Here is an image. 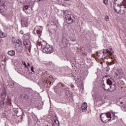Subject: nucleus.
I'll return each instance as SVG.
<instances>
[{
	"label": "nucleus",
	"mask_w": 126,
	"mask_h": 126,
	"mask_svg": "<svg viewBox=\"0 0 126 126\" xmlns=\"http://www.w3.org/2000/svg\"><path fill=\"white\" fill-rule=\"evenodd\" d=\"M64 20L67 24H72L75 22V18L73 15L68 14L65 16Z\"/></svg>",
	"instance_id": "obj_1"
},
{
	"label": "nucleus",
	"mask_w": 126,
	"mask_h": 126,
	"mask_svg": "<svg viewBox=\"0 0 126 126\" xmlns=\"http://www.w3.org/2000/svg\"><path fill=\"white\" fill-rule=\"evenodd\" d=\"M117 114L115 112H113V111H110L109 112H107V118L109 119V122L110 121H117L118 120V115H116Z\"/></svg>",
	"instance_id": "obj_2"
},
{
	"label": "nucleus",
	"mask_w": 126,
	"mask_h": 126,
	"mask_svg": "<svg viewBox=\"0 0 126 126\" xmlns=\"http://www.w3.org/2000/svg\"><path fill=\"white\" fill-rule=\"evenodd\" d=\"M113 6L115 12H116V13H118V14H121V13L123 14L125 13V12H126V11H125V10H124V12H123V10H122L123 8L121 5L115 4H113Z\"/></svg>",
	"instance_id": "obj_3"
},
{
	"label": "nucleus",
	"mask_w": 126,
	"mask_h": 126,
	"mask_svg": "<svg viewBox=\"0 0 126 126\" xmlns=\"http://www.w3.org/2000/svg\"><path fill=\"white\" fill-rule=\"evenodd\" d=\"M42 51L45 54H52V53L54 52V48H53V46L48 44L43 49V50H42Z\"/></svg>",
	"instance_id": "obj_4"
},
{
	"label": "nucleus",
	"mask_w": 126,
	"mask_h": 126,
	"mask_svg": "<svg viewBox=\"0 0 126 126\" xmlns=\"http://www.w3.org/2000/svg\"><path fill=\"white\" fill-rule=\"evenodd\" d=\"M102 52L103 53V58L107 57L109 55L110 56H113V54H114V51H113V49L112 48L106 49V50L103 49Z\"/></svg>",
	"instance_id": "obj_5"
},
{
	"label": "nucleus",
	"mask_w": 126,
	"mask_h": 126,
	"mask_svg": "<svg viewBox=\"0 0 126 126\" xmlns=\"http://www.w3.org/2000/svg\"><path fill=\"white\" fill-rule=\"evenodd\" d=\"M100 120L102 123H104V124H107V123H109L110 120L108 119V114L107 113H102L100 115Z\"/></svg>",
	"instance_id": "obj_6"
},
{
	"label": "nucleus",
	"mask_w": 126,
	"mask_h": 126,
	"mask_svg": "<svg viewBox=\"0 0 126 126\" xmlns=\"http://www.w3.org/2000/svg\"><path fill=\"white\" fill-rule=\"evenodd\" d=\"M43 30V28L41 26H37L34 28L33 32L34 34H38V37L40 38V36H41V34H42V31Z\"/></svg>",
	"instance_id": "obj_7"
},
{
	"label": "nucleus",
	"mask_w": 126,
	"mask_h": 126,
	"mask_svg": "<svg viewBox=\"0 0 126 126\" xmlns=\"http://www.w3.org/2000/svg\"><path fill=\"white\" fill-rule=\"evenodd\" d=\"M115 74L117 79H121L122 77H124V76H125V74H124V72H123V70H116L115 72Z\"/></svg>",
	"instance_id": "obj_8"
},
{
	"label": "nucleus",
	"mask_w": 126,
	"mask_h": 126,
	"mask_svg": "<svg viewBox=\"0 0 126 126\" xmlns=\"http://www.w3.org/2000/svg\"><path fill=\"white\" fill-rule=\"evenodd\" d=\"M31 3H29L27 5H25L23 7V10L26 13H29L30 12V10H31V8H32V4Z\"/></svg>",
	"instance_id": "obj_9"
},
{
	"label": "nucleus",
	"mask_w": 126,
	"mask_h": 126,
	"mask_svg": "<svg viewBox=\"0 0 126 126\" xmlns=\"http://www.w3.org/2000/svg\"><path fill=\"white\" fill-rule=\"evenodd\" d=\"M104 78H105L106 80V83L108 85H113V79L112 77L110 75H105L104 77Z\"/></svg>",
	"instance_id": "obj_10"
},
{
	"label": "nucleus",
	"mask_w": 126,
	"mask_h": 126,
	"mask_svg": "<svg viewBox=\"0 0 126 126\" xmlns=\"http://www.w3.org/2000/svg\"><path fill=\"white\" fill-rule=\"evenodd\" d=\"M22 27H28V18H25L22 19L21 20Z\"/></svg>",
	"instance_id": "obj_11"
},
{
	"label": "nucleus",
	"mask_w": 126,
	"mask_h": 126,
	"mask_svg": "<svg viewBox=\"0 0 126 126\" xmlns=\"http://www.w3.org/2000/svg\"><path fill=\"white\" fill-rule=\"evenodd\" d=\"M15 43H16V44H18V45H19V47L16 49L17 51L18 52V53H21V52H22V47H21L20 46H22V42H21V41L18 40Z\"/></svg>",
	"instance_id": "obj_12"
},
{
	"label": "nucleus",
	"mask_w": 126,
	"mask_h": 126,
	"mask_svg": "<svg viewBox=\"0 0 126 126\" xmlns=\"http://www.w3.org/2000/svg\"><path fill=\"white\" fill-rule=\"evenodd\" d=\"M81 110L83 113H85L87 110V103L84 102L81 105Z\"/></svg>",
	"instance_id": "obj_13"
},
{
	"label": "nucleus",
	"mask_w": 126,
	"mask_h": 126,
	"mask_svg": "<svg viewBox=\"0 0 126 126\" xmlns=\"http://www.w3.org/2000/svg\"><path fill=\"white\" fill-rule=\"evenodd\" d=\"M8 5L6 2H4L3 0H0V7H4V8H6Z\"/></svg>",
	"instance_id": "obj_14"
},
{
	"label": "nucleus",
	"mask_w": 126,
	"mask_h": 126,
	"mask_svg": "<svg viewBox=\"0 0 126 126\" xmlns=\"http://www.w3.org/2000/svg\"><path fill=\"white\" fill-rule=\"evenodd\" d=\"M39 46H41V47L42 48V50H44V49H45V48H46V47H47V46H48V43H47V42L46 41H43L42 42H40L39 43Z\"/></svg>",
	"instance_id": "obj_15"
},
{
	"label": "nucleus",
	"mask_w": 126,
	"mask_h": 126,
	"mask_svg": "<svg viewBox=\"0 0 126 126\" xmlns=\"http://www.w3.org/2000/svg\"><path fill=\"white\" fill-rule=\"evenodd\" d=\"M7 105V102L5 99H3L2 101H0V106L1 108H3V107H5Z\"/></svg>",
	"instance_id": "obj_16"
},
{
	"label": "nucleus",
	"mask_w": 126,
	"mask_h": 126,
	"mask_svg": "<svg viewBox=\"0 0 126 126\" xmlns=\"http://www.w3.org/2000/svg\"><path fill=\"white\" fill-rule=\"evenodd\" d=\"M117 89V88L116 87V85L115 84L114 85H110V88L109 89V92H114Z\"/></svg>",
	"instance_id": "obj_17"
},
{
	"label": "nucleus",
	"mask_w": 126,
	"mask_h": 126,
	"mask_svg": "<svg viewBox=\"0 0 126 126\" xmlns=\"http://www.w3.org/2000/svg\"><path fill=\"white\" fill-rule=\"evenodd\" d=\"M97 57L99 59H103V58H104L103 51H100L99 52H98Z\"/></svg>",
	"instance_id": "obj_18"
},
{
	"label": "nucleus",
	"mask_w": 126,
	"mask_h": 126,
	"mask_svg": "<svg viewBox=\"0 0 126 126\" xmlns=\"http://www.w3.org/2000/svg\"><path fill=\"white\" fill-rule=\"evenodd\" d=\"M5 97H6V92L5 91H3V92H1V98L4 100Z\"/></svg>",
	"instance_id": "obj_19"
},
{
	"label": "nucleus",
	"mask_w": 126,
	"mask_h": 126,
	"mask_svg": "<svg viewBox=\"0 0 126 126\" xmlns=\"http://www.w3.org/2000/svg\"><path fill=\"white\" fill-rule=\"evenodd\" d=\"M8 55L11 57H14L15 56V51L14 50H11L8 52Z\"/></svg>",
	"instance_id": "obj_20"
},
{
	"label": "nucleus",
	"mask_w": 126,
	"mask_h": 126,
	"mask_svg": "<svg viewBox=\"0 0 126 126\" xmlns=\"http://www.w3.org/2000/svg\"><path fill=\"white\" fill-rule=\"evenodd\" d=\"M52 126H59V120H55L54 121H53L52 123Z\"/></svg>",
	"instance_id": "obj_21"
},
{
	"label": "nucleus",
	"mask_w": 126,
	"mask_h": 126,
	"mask_svg": "<svg viewBox=\"0 0 126 126\" xmlns=\"http://www.w3.org/2000/svg\"><path fill=\"white\" fill-rule=\"evenodd\" d=\"M16 70L18 72V73H22V67L21 66H19V67H17L16 68Z\"/></svg>",
	"instance_id": "obj_22"
},
{
	"label": "nucleus",
	"mask_w": 126,
	"mask_h": 126,
	"mask_svg": "<svg viewBox=\"0 0 126 126\" xmlns=\"http://www.w3.org/2000/svg\"><path fill=\"white\" fill-rule=\"evenodd\" d=\"M120 5H121V7H122V8H123V7H124V8H126V0H123L122 3L120 4Z\"/></svg>",
	"instance_id": "obj_23"
},
{
	"label": "nucleus",
	"mask_w": 126,
	"mask_h": 126,
	"mask_svg": "<svg viewBox=\"0 0 126 126\" xmlns=\"http://www.w3.org/2000/svg\"><path fill=\"white\" fill-rule=\"evenodd\" d=\"M108 85H105V84H102V87L103 88L104 90H107L109 91V89L110 88L108 87Z\"/></svg>",
	"instance_id": "obj_24"
},
{
	"label": "nucleus",
	"mask_w": 126,
	"mask_h": 126,
	"mask_svg": "<svg viewBox=\"0 0 126 126\" xmlns=\"http://www.w3.org/2000/svg\"><path fill=\"white\" fill-rule=\"evenodd\" d=\"M23 44L24 46H25V47H26L27 48H28V47H29L30 43L28 41L24 40Z\"/></svg>",
	"instance_id": "obj_25"
},
{
	"label": "nucleus",
	"mask_w": 126,
	"mask_h": 126,
	"mask_svg": "<svg viewBox=\"0 0 126 126\" xmlns=\"http://www.w3.org/2000/svg\"><path fill=\"white\" fill-rule=\"evenodd\" d=\"M6 36L5 33L0 32V38H4Z\"/></svg>",
	"instance_id": "obj_26"
},
{
	"label": "nucleus",
	"mask_w": 126,
	"mask_h": 126,
	"mask_svg": "<svg viewBox=\"0 0 126 126\" xmlns=\"http://www.w3.org/2000/svg\"><path fill=\"white\" fill-rule=\"evenodd\" d=\"M99 100L101 101V102L105 103V100H106V97L105 96H100L99 98Z\"/></svg>",
	"instance_id": "obj_27"
},
{
	"label": "nucleus",
	"mask_w": 126,
	"mask_h": 126,
	"mask_svg": "<svg viewBox=\"0 0 126 126\" xmlns=\"http://www.w3.org/2000/svg\"><path fill=\"white\" fill-rule=\"evenodd\" d=\"M56 2L60 5H63V1L62 0H56Z\"/></svg>",
	"instance_id": "obj_28"
},
{
	"label": "nucleus",
	"mask_w": 126,
	"mask_h": 126,
	"mask_svg": "<svg viewBox=\"0 0 126 126\" xmlns=\"http://www.w3.org/2000/svg\"><path fill=\"white\" fill-rule=\"evenodd\" d=\"M32 118L34 122L38 121V117H37V116H36V115H32Z\"/></svg>",
	"instance_id": "obj_29"
},
{
	"label": "nucleus",
	"mask_w": 126,
	"mask_h": 126,
	"mask_svg": "<svg viewBox=\"0 0 126 126\" xmlns=\"http://www.w3.org/2000/svg\"><path fill=\"white\" fill-rule=\"evenodd\" d=\"M62 43L63 44H66L67 43V39L65 38V37H64L62 39Z\"/></svg>",
	"instance_id": "obj_30"
},
{
	"label": "nucleus",
	"mask_w": 126,
	"mask_h": 126,
	"mask_svg": "<svg viewBox=\"0 0 126 126\" xmlns=\"http://www.w3.org/2000/svg\"><path fill=\"white\" fill-rule=\"evenodd\" d=\"M19 1L21 2L22 3H26V0H19Z\"/></svg>",
	"instance_id": "obj_31"
},
{
	"label": "nucleus",
	"mask_w": 126,
	"mask_h": 126,
	"mask_svg": "<svg viewBox=\"0 0 126 126\" xmlns=\"http://www.w3.org/2000/svg\"><path fill=\"white\" fill-rule=\"evenodd\" d=\"M22 63L23 64H24V65H25V67H26L27 66V65H26V63L25 62V61H22Z\"/></svg>",
	"instance_id": "obj_32"
},
{
	"label": "nucleus",
	"mask_w": 126,
	"mask_h": 126,
	"mask_svg": "<svg viewBox=\"0 0 126 126\" xmlns=\"http://www.w3.org/2000/svg\"><path fill=\"white\" fill-rule=\"evenodd\" d=\"M103 3L104 4H108V0H103Z\"/></svg>",
	"instance_id": "obj_33"
},
{
	"label": "nucleus",
	"mask_w": 126,
	"mask_h": 126,
	"mask_svg": "<svg viewBox=\"0 0 126 126\" xmlns=\"http://www.w3.org/2000/svg\"><path fill=\"white\" fill-rule=\"evenodd\" d=\"M15 114H18V110H17V109H14L13 110Z\"/></svg>",
	"instance_id": "obj_34"
},
{
	"label": "nucleus",
	"mask_w": 126,
	"mask_h": 126,
	"mask_svg": "<svg viewBox=\"0 0 126 126\" xmlns=\"http://www.w3.org/2000/svg\"><path fill=\"white\" fill-rule=\"evenodd\" d=\"M105 19L106 21H109V16H105Z\"/></svg>",
	"instance_id": "obj_35"
},
{
	"label": "nucleus",
	"mask_w": 126,
	"mask_h": 126,
	"mask_svg": "<svg viewBox=\"0 0 126 126\" xmlns=\"http://www.w3.org/2000/svg\"><path fill=\"white\" fill-rule=\"evenodd\" d=\"M70 40L72 41V42H75V38H71Z\"/></svg>",
	"instance_id": "obj_36"
},
{
	"label": "nucleus",
	"mask_w": 126,
	"mask_h": 126,
	"mask_svg": "<svg viewBox=\"0 0 126 126\" xmlns=\"http://www.w3.org/2000/svg\"><path fill=\"white\" fill-rule=\"evenodd\" d=\"M114 4H119L118 3V1L117 0H114Z\"/></svg>",
	"instance_id": "obj_37"
},
{
	"label": "nucleus",
	"mask_w": 126,
	"mask_h": 126,
	"mask_svg": "<svg viewBox=\"0 0 126 126\" xmlns=\"http://www.w3.org/2000/svg\"><path fill=\"white\" fill-rule=\"evenodd\" d=\"M31 69L32 72H34V68L33 67V66H32Z\"/></svg>",
	"instance_id": "obj_38"
},
{
	"label": "nucleus",
	"mask_w": 126,
	"mask_h": 126,
	"mask_svg": "<svg viewBox=\"0 0 126 126\" xmlns=\"http://www.w3.org/2000/svg\"><path fill=\"white\" fill-rule=\"evenodd\" d=\"M25 90H26V91H29V90H30V88H25Z\"/></svg>",
	"instance_id": "obj_39"
},
{
	"label": "nucleus",
	"mask_w": 126,
	"mask_h": 126,
	"mask_svg": "<svg viewBox=\"0 0 126 126\" xmlns=\"http://www.w3.org/2000/svg\"><path fill=\"white\" fill-rule=\"evenodd\" d=\"M20 33H21V34H24L23 31H21Z\"/></svg>",
	"instance_id": "obj_40"
},
{
	"label": "nucleus",
	"mask_w": 126,
	"mask_h": 126,
	"mask_svg": "<svg viewBox=\"0 0 126 126\" xmlns=\"http://www.w3.org/2000/svg\"><path fill=\"white\" fill-rule=\"evenodd\" d=\"M123 104H124V102H122V101H121V102H120V104H121V105H123Z\"/></svg>",
	"instance_id": "obj_41"
},
{
	"label": "nucleus",
	"mask_w": 126,
	"mask_h": 126,
	"mask_svg": "<svg viewBox=\"0 0 126 126\" xmlns=\"http://www.w3.org/2000/svg\"><path fill=\"white\" fill-rule=\"evenodd\" d=\"M67 97H70V94H68L67 95Z\"/></svg>",
	"instance_id": "obj_42"
},
{
	"label": "nucleus",
	"mask_w": 126,
	"mask_h": 126,
	"mask_svg": "<svg viewBox=\"0 0 126 126\" xmlns=\"http://www.w3.org/2000/svg\"><path fill=\"white\" fill-rule=\"evenodd\" d=\"M71 87L72 88H73V87H74V86L71 85Z\"/></svg>",
	"instance_id": "obj_43"
},
{
	"label": "nucleus",
	"mask_w": 126,
	"mask_h": 126,
	"mask_svg": "<svg viewBox=\"0 0 126 126\" xmlns=\"http://www.w3.org/2000/svg\"><path fill=\"white\" fill-rule=\"evenodd\" d=\"M28 63V66H30V64H29V63Z\"/></svg>",
	"instance_id": "obj_44"
},
{
	"label": "nucleus",
	"mask_w": 126,
	"mask_h": 126,
	"mask_svg": "<svg viewBox=\"0 0 126 126\" xmlns=\"http://www.w3.org/2000/svg\"><path fill=\"white\" fill-rule=\"evenodd\" d=\"M21 120H23V117L22 116V117H21Z\"/></svg>",
	"instance_id": "obj_45"
},
{
	"label": "nucleus",
	"mask_w": 126,
	"mask_h": 126,
	"mask_svg": "<svg viewBox=\"0 0 126 126\" xmlns=\"http://www.w3.org/2000/svg\"><path fill=\"white\" fill-rule=\"evenodd\" d=\"M41 0H37V1H41Z\"/></svg>",
	"instance_id": "obj_46"
},
{
	"label": "nucleus",
	"mask_w": 126,
	"mask_h": 126,
	"mask_svg": "<svg viewBox=\"0 0 126 126\" xmlns=\"http://www.w3.org/2000/svg\"><path fill=\"white\" fill-rule=\"evenodd\" d=\"M4 63H6V62L5 61V59H4Z\"/></svg>",
	"instance_id": "obj_47"
},
{
	"label": "nucleus",
	"mask_w": 126,
	"mask_h": 126,
	"mask_svg": "<svg viewBox=\"0 0 126 126\" xmlns=\"http://www.w3.org/2000/svg\"><path fill=\"white\" fill-rule=\"evenodd\" d=\"M67 0V1H68V0Z\"/></svg>",
	"instance_id": "obj_48"
},
{
	"label": "nucleus",
	"mask_w": 126,
	"mask_h": 126,
	"mask_svg": "<svg viewBox=\"0 0 126 126\" xmlns=\"http://www.w3.org/2000/svg\"><path fill=\"white\" fill-rule=\"evenodd\" d=\"M59 85H62V84H60Z\"/></svg>",
	"instance_id": "obj_49"
},
{
	"label": "nucleus",
	"mask_w": 126,
	"mask_h": 126,
	"mask_svg": "<svg viewBox=\"0 0 126 126\" xmlns=\"http://www.w3.org/2000/svg\"><path fill=\"white\" fill-rule=\"evenodd\" d=\"M66 93H68V92H66Z\"/></svg>",
	"instance_id": "obj_50"
}]
</instances>
